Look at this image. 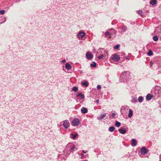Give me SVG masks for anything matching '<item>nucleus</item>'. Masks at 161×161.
<instances>
[{
  "label": "nucleus",
  "mask_w": 161,
  "mask_h": 161,
  "mask_svg": "<svg viewBox=\"0 0 161 161\" xmlns=\"http://www.w3.org/2000/svg\"><path fill=\"white\" fill-rule=\"evenodd\" d=\"M133 115V111L131 109H130L129 110V113L128 114V117L130 118Z\"/></svg>",
  "instance_id": "nucleus-19"
},
{
  "label": "nucleus",
  "mask_w": 161,
  "mask_h": 161,
  "mask_svg": "<svg viewBox=\"0 0 161 161\" xmlns=\"http://www.w3.org/2000/svg\"><path fill=\"white\" fill-rule=\"evenodd\" d=\"M153 53L151 50H150L148 53L147 55L149 56L152 55L153 54Z\"/></svg>",
  "instance_id": "nucleus-29"
},
{
  "label": "nucleus",
  "mask_w": 161,
  "mask_h": 161,
  "mask_svg": "<svg viewBox=\"0 0 161 161\" xmlns=\"http://www.w3.org/2000/svg\"><path fill=\"white\" fill-rule=\"evenodd\" d=\"M113 31L114 34L116 33V31L115 30H113V29H111L108 30L105 33V35L106 36H109V38H110L111 36V34L112 33H111V31Z\"/></svg>",
  "instance_id": "nucleus-3"
},
{
  "label": "nucleus",
  "mask_w": 161,
  "mask_h": 161,
  "mask_svg": "<svg viewBox=\"0 0 161 161\" xmlns=\"http://www.w3.org/2000/svg\"><path fill=\"white\" fill-rule=\"evenodd\" d=\"M5 12V11L4 10H0V14H4Z\"/></svg>",
  "instance_id": "nucleus-35"
},
{
  "label": "nucleus",
  "mask_w": 161,
  "mask_h": 161,
  "mask_svg": "<svg viewBox=\"0 0 161 161\" xmlns=\"http://www.w3.org/2000/svg\"><path fill=\"white\" fill-rule=\"evenodd\" d=\"M119 131L120 133L124 134L126 133L127 130L121 127L119 129Z\"/></svg>",
  "instance_id": "nucleus-11"
},
{
  "label": "nucleus",
  "mask_w": 161,
  "mask_h": 161,
  "mask_svg": "<svg viewBox=\"0 0 161 161\" xmlns=\"http://www.w3.org/2000/svg\"><path fill=\"white\" fill-rule=\"evenodd\" d=\"M91 66L93 67H95L96 66V63L95 62H93V63L91 64H90Z\"/></svg>",
  "instance_id": "nucleus-30"
},
{
  "label": "nucleus",
  "mask_w": 161,
  "mask_h": 161,
  "mask_svg": "<svg viewBox=\"0 0 161 161\" xmlns=\"http://www.w3.org/2000/svg\"><path fill=\"white\" fill-rule=\"evenodd\" d=\"M86 58L89 60L91 59L92 57L93 56L91 53L87 52L86 54Z\"/></svg>",
  "instance_id": "nucleus-10"
},
{
  "label": "nucleus",
  "mask_w": 161,
  "mask_h": 161,
  "mask_svg": "<svg viewBox=\"0 0 161 161\" xmlns=\"http://www.w3.org/2000/svg\"><path fill=\"white\" fill-rule=\"evenodd\" d=\"M120 58L119 55L115 54L114 55L112 58V59L115 61L118 62Z\"/></svg>",
  "instance_id": "nucleus-6"
},
{
  "label": "nucleus",
  "mask_w": 161,
  "mask_h": 161,
  "mask_svg": "<svg viewBox=\"0 0 161 161\" xmlns=\"http://www.w3.org/2000/svg\"><path fill=\"white\" fill-rule=\"evenodd\" d=\"M115 129V128L114 127L111 126L109 128L108 130L109 131L112 132Z\"/></svg>",
  "instance_id": "nucleus-22"
},
{
  "label": "nucleus",
  "mask_w": 161,
  "mask_h": 161,
  "mask_svg": "<svg viewBox=\"0 0 161 161\" xmlns=\"http://www.w3.org/2000/svg\"><path fill=\"white\" fill-rule=\"evenodd\" d=\"M76 36L80 40H83L86 38V34L82 31L78 32Z\"/></svg>",
  "instance_id": "nucleus-2"
},
{
  "label": "nucleus",
  "mask_w": 161,
  "mask_h": 161,
  "mask_svg": "<svg viewBox=\"0 0 161 161\" xmlns=\"http://www.w3.org/2000/svg\"><path fill=\"white\" fill-rule=\"evenodd\" d=\"M161 27L158 26L157 27L155 30V32L156 33H158L161 32Z\"/></svg>",
  "instance_id": "nucleus-16"
},
{
  "label": "nucleus",
  "mask_w": 161,
  "mask_h": 161,
  "mask_svg": "<svg viewBox=\"0 0 161 161\" xmlns=\"http://www.w3.org/2000/svg\"><path fill=\"white\" fill-rule=\"evenodd\" d=\"M111 33H112V34H111V36H112V35H113L114 34H115L114 33V31H111Z\"/></svg>",
  "instance_id": "nucleus-41"
},
{
  "label": "nucleus",
  "mask_w": 161,
  "mask_h": 161,
  "mask_svg": "<svg viewBox=\"0 0 161 161\" xmlns=\"http://www.w3.org/2000/svg\"><path fill=\"white\" fill-rule=\"evenodd\" d=\"M104 52L105 53L104 54H101L98 56V58L99 59H101L103 57H105L108 55V52L107 51L104 50Z\"/></svg>",
  "instance_id": "nucleus-7"
},
{
  "label": "nucleus",
  "mask_w": 161,
  "mask_h": 161,
  "mask_svg": "<svg viewBox=\"0 0 161 161\" xmlns=\"http://www.w3.org/2000/svg\"><path fill=\"white\" fill-rule=\"evenodd\" d=\"M66 61V60L65 59H64V60H62L61 61V62L62 63H64Z\"/></svg>",
  "instance_id": "nucleus-38"
},
{
  "label": "nucleus",
  "mask_w": 161,
  "mask_h": 161,
  "mask_svg": "<svg viewBox=\"0 0 161 161\" xmlns=\"http://www.w3.org/2000/svg\"><path fill=\"white\" fill-rule=\"evenodd\" d=\"M153 39L155 41H157L158 39V37L157 36H153Z\"/></svg>",
  "instance_id": "nucleus-28"
},
{
  "label": "nucleus",
  "mask_w": 161,
  "mask_h": 161,
  "mask_svg": "<svg viewBox=\"0 0 161 161\" xmlns=\"http://www.w3.org/2000/svg\"><path fill=\"white\" fill-rule=\"evenodd\" d=\"M124 77V75H122L120 77L119 80L121 83L124 82L126 81V78Z\"/></svg>",
  "instance_id": "nucleus-12"
},
{
  "label": "nucleus",
  "mask_w": 161,
  "mask_h": 161,
  "mask_svg": "<svg viewBox=\"0 0 161 161\" xmlns=\"http://www.w3.org/2000/svg\"><path fill=\"white\" fill-rule=\"evenodd\" d=\"M158 96L159 97L160 96H161V87H160L158 89Z\"/></svg>",
  "instance_id": "nucleus-31"
},
{
  "label": "nucleus",
  "mask_w": 161,
  "mask_h": 161,
  "mask_svg": "<svg viewBox=\"0 0 161 161\" xmlns=\"http://www.w3.org/2000/svg\"><path fill=\"white\" fill-rule=\"evenodd\" d=\"M77 97H80V98L81 99H83L84 98V95L83 94H81V93H78L77 95Z\"/></svg>",
  "instance_id": "nucleus-21"
},
{
  "label": "nucleus",
  "mask_w": 161,
  "mask_h": 161,
  "mask_svg": "<svg viewBox=\"0 0 161 161\" xmlns=\"http://www.w3.org/2000/svg\"><path fill=\"white\" fill-rule=\"evenodd\" d=\"M81 112L82 113L86 114L87 113L88 110L85 107H82L81 109Z\"/></svg>",
  "instance_id": "nucleus-14"
},
{
  "label": "nucleus",
  "mask_w": 161,
  "mask_h": 161,
  "mask_svg": "<svg viewBox=\"0 0 161 161\" xmlns=\"http://www.w3.org/2000/svg\"><path fill=\"white\" fill-rule=\"evenodd\" d=\"M137 12L140 15H142V10H138Z\"/></svg>",
  "instance_id": "nucleus-33"
},
{
  "label": "nucleus",
  "mask_w": 161,
  "mask_h": 161,
  "mask_svg": "<svg viewBox=\"0 0 161 161\" xmlns=\"http://www.w3.org/2000/svg\"><path fill=\"white\" fill-rule=\"evenodd\" d=\"M116 115V113H113L112 114V116L113 118H114Z\"/></svg>",
  "instance_id": "nucleus-36"
},
{
  "label": "nucleus",
  "mask_w": 161,
  "mask_h": 161,
  "mask_svg": "<svg viewBox=\"0 0 161 161\" xmlns=\"http://www.w3.org/2000/svg\"><path fill=\"white\" fill-rule=\"evenodd\" d=\"M120 125H121V124H120V122H119L117 121L116 122V123H115V125L116 127H119V126H120Z\"/></svg>",
  "instance_id": "nucleus-25"
},
{
  "label": "nucleus",
  "mask_w": 161,
  "mask_h": 161,
  "mask_svg": "<svg viewBox=\"0 0 161 161\" xmlns=\"http://www.w3.org/2000/svg\"><path fill=\"white\" fill-rule=\"evenodd\" d=\"M152 98V96L150 94H147L146 96V99L147 101H149L151 100Z\"/></svg>",
  "instance_id": "nucleus-18"
},
{
  "label": "nucleus",
  "mask_w": 161,
  "mask_h": 161,
  "mask_svg": "<svg viewBox=\"0 0 161 161\" xmlns=\"http://www.w3.org/2000/svg\"><path fill=\"white\" fill-rule=\"evenodd\" d=\"M72 90L74 92H76L78 90V88L74 86L72 88Z\"/></svg>",
  "instance_id": "nucleus-26"
},
{
  "label": "nucleus",
  "mask_w": 161,
  "mask_h": 161,
  "mask_svg": "<svg viewBox=\"0 0 161 161\" xmlns=\"http://www.w3.org/2000/svg\"><path fill=\"white\" fill-rule=\"evenodd\" d=\"M137 144V141L134 139L131 140V145L133 147L136 146Z\"/></svg>",
  "instance_id": "nucleus-13"
},
{
  "label": "nucleus",
  "mask_w": 161,
  "mask_h": 161,
  "mask_svg": "<svg viewBox=\"0 0 161 161\" xmlns=\"http://www.w3.org/2000/svg\"><path fill=\"white\" fill-rule=\"evenodd\" d=\"M120 47L119 45H117L114 47V48L115 49H118Z\"/></svg>",
  "instance_id": "nucleus-34"
},
{
  "label": "nucleus",
  "mask_w": 161,
  "mask_h": 161,
  "mask_svg": "<svg viewBox=\"0 0 161 161\" xmlns=\"http://www.w3.org/2000/svg\"><path fill=\"white\" fill-rule=\"evenodd\" d=\"M87 161V160H85V161Z\"/></svg>",
  "instance_id": "nucleus-45"
},
{
  "label": "nucleus",
  "mask_w": 161,
  "mask_h": 161,
  "mask_svg": "<svg viewBox=\"0 0 161 161\" xmlns=\"http://www.w3.org/2000/svg\"><path fill=\"white\" fill-rule=\"evenodd\" d=\"M82 152L84 153H86L87 152V151H85L84 150H83Z\"/></svg>",
  "instance_id": "nucleus-40"
},
{
  "label": "nucleus",
  "mask_w": 161,
  "mask_h": 161,
  "mask_svg": "<svg viewBox=\"0 0 161 161\" xmlns=\"http://www.w3.org/2000/svg\"><path fill=\"white\" fill-rule=\"evenodd\" d=\"M78 136L77 133L75 134L72 133L70 134V137L73 140L75 139L76 137Z\"/></svg>",
  "instance_id": "nucleus-8"
},
{
  "label": "nucleus",
  "mask_w": 161,
  "mask_h": 161,
  "mask_svg": "<svg viewBox=\"0 0 161 161\" xmlns=\"http://www.w3.org/2000/svg\"><path fill=\"white\" fill-rule=\"evenodd\" d=\"M121 30L122 31L125 32L127 30V28L126 26H124L122 28Z\"/></svg>",
  "instance_id": "nucleus-32"
},
{
  "label": "nucleus",
  "mask_w": 161,
  "mask_h": 161,
  "mask_svg": "<svg viewBox=\"0 0 161 161\" xmlns=\"http://www.w3.org/2000/svg\"><path fill=\"white\" fill-rule=\"evenodd\" d=\"M124 108H128V106H125V107H124Z\"/></svg>",
  "instance_id": "nucleus-43"
},
{
  "label": "nucleus",
  "mask_w": 161,
  "mask_h": 161,
  "mask_svg": "<svg viewBox=\"0 0 161 161\" xmlns=\"http://www.w3.org/2000/svg\"><path fill=\"white\" fill-rule=\"evenodd\" d=\"M81 156L83 157V156H84V154H81Z\"/></svg>",
  "instance_id": "nucleus-44"
},
{
  "label": "nucleus",
  "mask_w": 161,
  "mask_h": 161,
  "mask_svg": "<svg viewBox=\"0 0 161 161\" xmlns=\"http://www.w3.org/2000/svg\"><path fill=\"white\" fill-rule=\"evenodd\" d=\"M63 125L65 129H67L70 125L69 121L67 120H66L63 121Z\"/></svg>",
  "instance_id": "nucleus-5"
},
{
  "label": "nucleus",
  "mask_w": 161,
  "mask_h": 161,
  "mask_svg": "<svg viewBox=\"0 0 161 161\" xmlns=\"http://www.w3.org/2000/svg\"><path fill=\"white\" fill-rule=\"evenodd\" d=\"M106 115V114H102L97 118V119L99 120H102L105 117Z\"/></svg>",
  "instance_id": "nucleus-17"
},
{
  "label": "nucleus",
  "mask_w": 161,
  "mask_h": 161,
  "mask_svg": "<svg viewBox=\"0 0 161 161\" xmlns=\"http://www.w3.org/2000/svg\"><path fill=\"white\" fill-rule=\"evenodd\" d=\"M97 88L98 89H100L101 88V87L100 85H99L97 86Z\"/></svg>",
  "instance_id": "nucleus-37"
},
{
  "label": "nucleus",
  "mask_w": 161,
  "mask_h": 161,
  "mask_svg": "<svg viewBox=\"0 0 161 161\" xmlns=\"http://www.w3.org/2000/svg\"><path fill=\"white\" fill-rule=\"evenodd\" d=\"M131 102L133 103H136L137 102V100L136 98L134 97H132Z\"/></svg>",
  "instance_id": "nucleus-24"
},
{
  "label": "nucleus",
  "mask_w": 161,
  "mask_h": 161,
  "mask_svg": "<svg viewBox=\"0 0 161 161\" xmlns=\"http://www.w3.org/2000/svg\"><path fill=\"white\" fill-rule=\"evenodd\" d=\"M141 152L142 154L144 155L147 153V151L145 147H142L141 150Z\"/></svg>",
  "instance_id": "nucleus-9"
},
{
  "label": "nucleus",
  "mask_w": 161,
  "mask_h": 161,
  "mask_svg": "<svg viewBox=\"0 0 161 161\" xmlns=\"http://www.w3.org/2000/svg\"><path fill=\"white\" fill-rule=\"evenodd\" d=\"M66 148L68 151L73 153L77 149L76 146L72 143H69L66 146Z\"/></svg>",
  "instance_id": "nucleus-1"
},
{
  "label": "nucleus",
  "mask_w": 161,
  "mask_h": 161,
  "mask_svg": "<svg viewBox=\"0 0 161 161\" xmlns=\"http://www.w3.org/2000/svg\"><path fill=\"white\" fill-rule=\"evenodd\" d=\"M138 101L140 102L141 103L142 102L143 100V97L142 96H140L138 97Z\"/></svg>",
  "instance_id": "nucleus-27"
},
{
  "label": "nucleus",
  "mask_w": 161,
  "mask_h": 161,
  "mask_svg": "<svg viewBox=\"0 0 161 161\" xmlns=\"http://www.w3.org/2000/svg\"><path fill=\"white\" fill-rule=\"evenodd\" d=\"M93 51L94 53H96V49L95 48H94L93 49Z\"/></svg>",
  "instance_id": "nucleus-39"
},
{
  "label": "nucleus",
  "mask_w": 161,
  "mask_h": 161,
  "mask_svg": "<svg viewBox=\"0 0 161 161\" xmlns=\"http://www.w3.org/2000/svg\"><path fill=\"white\" fill-rule=\"evenodd\" d=\"M99 100L98 99H97L96 100V102L97 103H99Z\"/></svg>",
  "instance_id": "nucleus-42"
},
{
  "label": "nucleus",
  "mask_w": 161,
  "mask_h": 161,
  "mask_svg": "<svg viewBox=\"0 0 161 161\" xmlns=\"http://www.w3.org/2000/svg\"><path fill=\"white\" fill-rule=\"evenodd\" d=\"M65 68L67 70L70 69L71 68V66L69 63H67L65 64Z\"/></svg>",
  "instance_id": "nucleus-15"
},
{
  "label": "nucleus",
  "mask_w": 161,
  "mask_h": 161,
  "mask_svg": "<svg viewBox=\"0 0 161 161\" xmlns=\"http://www.w3.org/2000/svg\"><path fill=\"white\" fill-rule=\"evenodd\" d=\"M150 3L152 5H154L157 3V1L156 0H151Z\"/></svg>",
  "instance_id": "nucleus-20"
},
{
  "label": "nucleus",
  "mask_w": 161,
  "mask_h": 161,
  "mask_svg": "<svg viewBox=\"0 0 161 161\" xmlns=\"http://www.w3.org/2000/svg\"><path fill=\"white\" fill-rule=\"evenodd\" d=\"M82 85H84L86 87H87L88 85V82L86 81L84 82H82Z\"/></svg>",
  "instance_id": "nucleus-23"
},
{
  "label": "nucleus",
  "mask_w": 161,
  "mask_h": 161,
  "mask_svg": "<svg viewBox=\"0 0 161 161\" xmlns=\"http://www.w3.org/2000/svg\"><path fill=\"white\" fill-rule=\"evenodd\" d=\"M80 123L79 119L77 118L74 119L72 121V125L73 126L78 125Z\"/></svg>",
  "instance_id": "nucleus-4"
}]
</instances>
